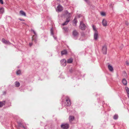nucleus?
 Instances as JSON below:
<instances>
[{
    "instance_id": "f257e3e1",
    "label": "nucleus",
    "mask_w": 129,
    "mask_h": 129,
    "mask_svg": "<svg viewBox=\"0 0 129 129\" xmlns=\"http://www.w3.org/2000/svg\"><path fill=\"white\" fill-rule=\"evenodd\" d=\"M78 35V33L77 30H73V35L75 39H77Z\"/></svg>"
},
{
    "instance_id": "f03ea898",
    "label": "nucleus",
    "mask_w": 129,
    "mask_h": 129,
    "mask_svg": "<svg viewBox=\"0 0 129 129\" xmlns=\"http://www.w3.org/2000/svg\"><path fill=\"white\" fill-rule=\"evenodd\" d=\"M79 27L82 30H84L85 28V25L82 21L80 22Z\"/></svg>"
},
{
    "instance_id": "7ed1b4c3",
    "label": "nucleus",
    "mask_w": 129,
    "mask_h": 129,
    "mask_svg": "<svg viewBox=\"0 0 129 129\" xmlns=\"http://www.w3.org/2000/svg\"><path fill=\"white\" fill-rule=\"evenodd\" d=\"M56 11L57 12H60L62 11L63 10L62 7L59 5L56 9Z\"/></svg>"
},
{
    "instance_id": "20e7f679",
    "label": "nucleus",
    "mask_w": 129,
    "mask_h": 129,
    "mask_svg": "<svg viewBox=\"0 0 129 129\" xmlns=\"http://www.w3.org/2000/svg\"><path fill=\"white\" fill-rule=\"evenodd\" d=\"M65 103L66 105L67 106H70L71 105V102L68 97L67 96L66 98V102Z\"/></svg>"
},
{
    "instance_id": "39448f33",
    "label": "nucleus",
    "mask_w": 129,
    "mask_h": 129,
    "mask_svg": "<svg viewBox=\"0 0 129 129\" xmlns=\"http://www.w3.org/2000/svg\"><path fill=\"white\" fill-rule=\"evenodd\" d=\"M69 127V125L67 123H63L61 125V127L63 129H67Z\"/></svg>"
},
{
    "instance_id": "423d86ee",
    "label": "nucleus",
    "mask_w": 129,
    "mask_h": 129,
    "mask_svg": "<svg viewBox=\"0 0 129 129\" xmlns=\"http://www.w3.org/2000/svg\"><path fill=\"white\" fill-rule=\"evenodd\" d=\"M60 62L61 66L64 67L66 65V60L65 59H63L61 60L60 61Z\"/></svg>"
},
{
    "instance_id": "0eeeda50",
    "label": "nucleus",
    "mask_w": 129,
    "mask_h": 129,
    "mask_svg": "<svg viewBox=\"0 0 129 129\" xmlns=\"http://www.w3.org/2000/svg\"><path fill=\"white\" fill-rule=\"evenodd\" d=\"M63 14L64 15L67 16H70L72 15V13H69L67 10H65L64 11Z\"/></svg>"
},
{
    "instance_id": "6e6552de",
    "label": "nucleus",
    "mask_w": 129,
    "mask_h": 129,
    "mask_svg": "<svg viewBox=\"0 0 129 129\" xmlns=\"http://www.w3.org/2000/svg\"><path fill=\"white\" fill-rule=\"evenodd\" d=\"M107 48L106 45H104L102 47V51L103 54H106L107 53Z\"/></svg>"
},
{
    "instance_id": "1a4fd4ad",
    "label": "nucleus",
    "mask_w": 129,
    "mask_h": 129,
    "mask_svg": "<svg viewBox=\"0 0 129 129\" xmlns=\"http://www.w3.org/2000/svg\"><path fill=\"white\" fill-rule=\"evenodd\" d=\"M98 31L94 32V39L95 40H97L98 38Z\"/></svg>"
},
{
    "instance_id": "9d476101",
    "label": "nucleus",
    "mask_w": 129,
    "mask_h": 129,
    "mask_svg": "<svg viewBox=\"0 0 129 129\" xmlns=\"http://www.w3.org/2000/svg\"><path fill=\"white\" fill-rule=\"evenodd\" d=\"M2 41L3 43L6 44H11V43L9 41L6 40L4 38L2 39Z\"/></svg>"
},
{
    "instance_id": "9b49d317",
    "label": "nucleus",
    "mask_w": 129,
    "mask_h": 129,
    "mask_svg": "<svg viewBox=\"0 0 129 129\" xmlns=\"http://www.w3.org/2000/svg\"><path fill=\"white\" fill-rule=\"evenodd\" d=\"M77 22V19L76 17H75L74 20L73 21V25L76 26V24Z\"/></svg>"
},
{
    "instance_id": "f8f14e48",
    "label": "nucleus",
    "mask_w": 129,
    "mask_h": 129,
    "mask_svg": "<svg viewBox=\"0 0 129 129\" xmlns=\"http://www.w3.org/2000/svg\"><path fill=\"white\" fill-rule=\"evenodd\" d=\"M70 19L69 18L67 19L66 21L64 23L62 24V25L63 26L67 25L68 24V23L70 21Z\"/></svg>"
},
{
    "instance_id": "ddd939ff",
    "label": "nucleus",
    "mask_w": 129,
    "mask_h": 129,
    "mask_svg": "<svg viewBox=\"0 0 129 129\" xmlns=\"http://www.w3.org/2000/svg\"><path fill=\"white\" fill-rule=\"evenodd\" d=\"M102 23L103 26H106L107 25V22L105 19H103L102 21Z\"/></svg>"
},
{
    "instance_id": "4468645a",
    "label": "nucleus",
    "mask_w": 129,
    "mask_h": 129,
    "mask_svg": "<svg viewBox=\"0 0 129 129\" xmlns=\"http://www.w3.org/2000/svg\"><path fill=\"white\" fill-rule=\"evenodd\" d=\"M108 67L109 71L111 72H112L113 70V68L109 64L108 66Z\"/></svg>"
},
{
    "instance_id": "2eb2a0df",
    "label": "nucleus",
    "mask_w": 129,
    "mask_h": 129,
    "mask_svg": "<svg viewBox=\"0 0 129 129\" xmlns=\"http://www.w3.org/2000/svg\"><path fill=\"white\" fill-rule=\"evenodd\" d=\"M51 31V35H53V37L54 38V39L55 40H56L57 39L56 37L53 35V28H51L50 30Z\"/></svg>"
},
{
    "instance_id": "dca6fc26",
    "label": "nucleus",
    "mask_w": 129,
    "mask_h": 129,
    "mask_svg": "<svg viewBox=\"0 0 129 129\" xmlns=\"http://www.w3.org/2000/svg\"><path fill=\"white\" fill-rule=\"evenodd\" d=\"M19 13L22 16H26L25 13L23 11H20L19 12Z\"/></svg>"
},
{
    "instance_id": "f3484780",
    "label": "nucleus",
    "mask_w": 129,
    "mask_h": 129,
    "mask_svg": "<svg viewBox=\"0 0 129 129\" xmlns=\"http://www.w3.org/2000/svg\"><path fill=\"white\" fill-rule=\"evenodd\" d=\"M74 117L73 116H70L69 117V119L70 122H71L74 119Z\"/></svg>"
},
{
    "instance_id": "a211bd4d",
    "label": "nucleus",
    "mask_w": 129,
    "mask_h": 129,
    "mask_svg": "<svg viewBox=\"0 0 129 129\" xmlns=\"http://www.w3.org/2000/svg\"><path fill=\"white\" fill-rule=\"evenodd\" d=\"M67 51L66 50H64L61 51V54L62 55H65L67 54Z\"/></svg>"
},
{
    "instance_id": "6ab92c4d",
    "label": "nucleus",
    "mask_w": 129,
    "mask_h": 129,
    "mask_svg": "<svg viewBox=\"0 0 129 129\" xmlns=\"http://www.w3.org/2000/svg\"><path fill=\"white\" fill-rule=\"evenodd\" d=\"M123 84L124 85H126L127 84V81L125 79H123L122 80Z\"/></svg>"
},
{
    "instance_id": "aec40b11",
    "label": "nucleus",
    "mask_w": 129,
    "mask_h": 129,
    "mask_svg": "<svg viewBox=\"0 0 129 129\" xmlns=\"http://www.w3.org/2000/svg\"><path fill=\"white\" fill-rule=\"evenodd\" d=\"M5 101L2 102L0 101V107H2L5 105Z\"/></svg>"
},
{
    "instance_id": "412c9836",
    "label": "nucleus",
    "mask_w": 129,
    "mask_h": 129,
    "mask_svg": "<svg viewBox=\"0 0 129 129\" xmlns=\"http://www.w3.org/2000/svg\"><path fill=\"white\" fill-rule=\"evenodd\" d=\"M15 84L16 86L18 87H19L20 85V84L19 82L18 81H16L15 82Z\"/></svg>"
},
{
    "instance_id": "4be33fe9",
    "label": "nucleus",
    "mask_w": 129,
    "mask_h": 129,
    "mask_svg": "<svg viewBox=\"0 0 129 129\" xmlns=\"http://www.w3.org/2000/svg\"><path fill=\"white\" fill-rule=\"evenodd\" d=\"M73 59L71 58H70L68 59L67 61V62L68 63H71L73 62Z\"/></svg>"
},
{
    "instance_id": "5701e85b",
    "label": "nucleus",
    "mask_w": 129,
    "mask_h": 129,
    "mask_svg": "<svg viewBox=\"0 0 129 129\" xmlns=\"http://www.w3.org/2000/svg\"><path fill=\"white\" fill-rule=\"evenodd\" d=\"M4 12V9L3 7L0 8V12L1 13H3Z\"/></svg>"
},
{
    "instance_id": "b1692460",
    "label": "nucleus",
    "mask_w": 129,
    "mask_h": 129,
    "mask_svg": "<svg viewBox=\"0 0 129 129\" xmlns=\"http://www.w3.org/2000/svg\"><path fill=\"white\" fill-rule=\"evenodd\" d=\"M126 89L127 94V95L129 98V89L127 87L126 88Z\"/></svg>"
},
{
    "instance_id": "393cba45",
    "label": "nucleus",
    "mask_w": 129,
    "mask_h": 129,
    "mask_svg": "<svg viewBox=\"0 0 129 129\" xmlns=\"http://www.w3.org/2000/svg\"><path fill=\"white\" fill-rule=\"evenodd\" d=\"M21 73V71L20 70H18L16 72V74L18 75H20Z\"/></svg>"
},
{
    "instance_id": "a878e982",
    "label": "nucleus",
    "mask_w": 129,
    "mask_h": 129,
    "mask_svg": "<svg viewBox=\"0 0 129 129\" xmlns=\"http://www.w3.org/2000/svg\"><path fill=\"white\" fill-rule=\"evenodd\" d=\"M118 116L117 115H115L113 117V118L114 119H117L118 118Z\"/></svg>"
},
{
    "instance_id": "bb28decb",
    "label": "nucleus",
    "mask_w": 129,
    "mask_h": 129,
    "mask_svg": "<svg viewBox=\"0 0 129 129\" xmlns=\"http://www.w3.org/2000/svg\"><path fill=\"white\" fill-rule=\"evenodd\" d=\"M63 29L66 32H67L68 31V28L67 27H64L63 28Z\"/></svg>"
},
{
    "instance_id": "cd10ccee",
    "label": "nucleus",
    "mask_w": 129,
    "mask_h": 129,
    "mask_svg": "<svg viewBox=\"0 0 129 129\" xmlns=\"http://www.w3.org/2000/svg\"><path fill=\"white\" fill-rule=\"evenodd\" d=\"M101 15L103 16L106 15L105 13L104 12H101L100 13Z\"/></svg>"
},
{
    "instance_id": "c85d7f7f",
    "label": "nucleus",
    "mask_w": 129,
    "mask_h": 129,
    "mask_svg": "<svg viewBox=\"0 0 129 129\" xmlns=\"http://www.w3.org/2000/svg\"><path fill=\"white\" fill-rule=\"evenodd\" d=\"M92 27L93 30L94 31V32H95V31H97L95 27L93 25H92Z\"/></svg>"
},
{
    "instance_id": "c756f323",
    "label": "nucleus",
    "mask_w": 129,
    "mask_h": 129,
    "mask_svg": "<svg viewBox=\"0 0 129 129\" xmlns=\"http://www.w3.org/2000/svg\"><path fill=\"white\" fill-rule=\"evenodd\" d=\"M31 31L33 32L34 33V35L36 36H37V34L35 31L33 30L32 29L31 30Z\"/></svg>"
},
{
    "instance_id": "7c9ffc66",
    "label": "nucleus",
    "mask_w": 129,
    "mask_h": 129,
    "mask_svg": "<svg viewBox=\"0 0 129 129\" xmlns=\"http://www.w3.org/2000/svg\"><path fill=\"white\" fill-rule=\"evenodd\" d=\"M81 36L82 37H84L85 36V34L83 32H82L81 33Z\"/></svg>"
},
{
    "instance_id": "2f4dec72",
    "label": "nucleus",
    "mask_w": 129,
    "mask_h": 129,
    "mask_svg": "<svg viewBox=\"0 0 129 129\" xmlns=\"http://www.w3.org/2000/svg\"><path fill=\"white\" fill-rule=\"evenodd\" d=\"M125 64H126L127 65H129V63H128V61H126V62H125Z\"/></svg>"
},
{
    "instance_id": "473e14b6",
    "label": "nucleus",
    "mask_w": 129,
    "mask_h": 129,
    "mask_svg": "<svg viewBox=\"0 0 129 129\" xmlns=\"http://www.w3.org/2000/svg\"><path fill=\"white\" fill-rule=\"evenodd\" d=\"M0 3L2 4H3V0H0Z\"/></svg>"
},
{
    "instance_id": "72a5a7b5",
    "label": "nucleus",
    "mask_w": 129,
    "mask_h": 129,
    "mask_svg": "<svg viewBox=\"0 0 129 129\" xmlns=\"http://www.w3.org/2000/svg\"><path fill=\"white\" fill-rule=\"evenodd\" d=\"M125 24L126 25H128V22L126 21L125 22Z\"/></svg>"
},
{
    "instance_id": "f704fd0d",
    "label": "nucleus",
    "mask_w": 129,
    "mask_h": 129,
    "mask_svg": "<svg viewBox=\"0 0 129 129\" xmlns=\"http://www.w3.org/2000/svg\"><path fill=\"white\" fill-rule=\"evenodd\" d=\"M33 43H29V45L30 46H31L32 45Z\"/></svg>"
},
{
    "instance_id": "c9c22d12",
    "label": "nucleus",
    "mask_w": 129,
    "mask_h": 129,
    "mask_svg": "<svg viewBox=\"0 0 129 129\" xmlns=\"http://www.w3.org/2000/svg\"><path fill=\"white\" fill-rule=\"evenodd\" d=\"M19 19L21 21H24V20L22 19Z\"/></svg>"
},
{
    "instance_id": "e433bc0d",
    "label": "nucleus",
    "mask_w": 129,
    "mask_h": 129,
    "mask_svg": "<svg viewBox=\"0 0 129 129\" xmlns=\"http://www.w3.org/2000/svg\"><path fill=\"white\" fill-rule=\"evenodd\" d=\"M86 2H87L88 0H84Z\"/></svg>"
},
{
    "instance_id": "4c0bfd02",
    "label": "nucleus",
    "mask_w": 129,
    "mask_h": 129,
    "mask_svg": "<svg viewBox=\"0 0 129 129\" xmlns=\"http://www.w3.org/2000/svg\"><path fill=\"white\" fill-rule=\"evenodd\" d=\"M32 40H34V38H33V37H32Z\"/></svg>"
},
{
    "instance_id": "58836bf2",
    "label": "nucleus",
    "mask_w": 129,
    "mask_h": 129,
    "mask_svg": "<svg viewBox=\"0 0 129 129\" xmlns=\"http://www.w3.org/2000/svg\"><path fill=\"white\" fill-rule=\"evenodd\" d=\"M22 127L24 128V129H25V127L24 126H23Z\"/></svg>"
},
{
    "instance_id": "ea45409f",
    "label": "nucleus",
    "mask_w": 129,
    "mask_h": 129,
    "mask_svg": "<svg viewBox=\"0 0 129 129\" xmlns=\"http://www.w3.org/2000/svg\"><path fill=\"white\" fill-rule=\"evenodd\" d=\"M34 40H35V42H36V40L35 39H34Z\"/></svg>"
},
{
    "instance_id": "a19ab883",
    "label": "nucleus",
    "mask_w": 129,
    "mask_h": 129,
    "mask_svg": "<svg viewBox=\"0 0 129 129\" xmlns=\"http://www.w3.org/2000/svg\"><path fill=\"white\" fill-rule=\"evenodd\" d=\"M22 23H23V24H25V23L24 22H23Z\"/></svg>"
},
{
    "instance_id": "79ce46f5",
    "label": "nucleus",
    "mask_w": 129,
    "mask_h": 129,
    "mask_svg": "<svg viewBox=\"0 0 129 129\" xmlns=\"http://www.w3.org/2000/svg\"><path fill=\"white\" fill-rule=\"evenodd\" d=\"M127 1H129V0H127Z\"/></svg>"
}]
</instances>
